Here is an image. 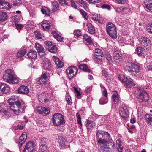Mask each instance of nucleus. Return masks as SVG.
<instances>
[{"mask_svg":"<svg viewBox=\"0 0 152 152\" xmlns=\"http://www.w3.org/2000/svg\"><path fill=\"white\" fill-rule=\"evenodd\" d=\"M47 150V146L45 145H42L39 146V152H46Z\"/></svg>","mask_w":152,"mask_h":152,"instance_id":"obj_44","label":"nucleus"},{"mask_svg":"<svg viewBox=\"0 0 152 152\" xmlns=\"http://www.w3.org/2000/svg\"><path fill=\"white\" fill-rule=\"evenodd\" d=\"M58 140L60 146L62 147L64 146L65 142L66 141L64 137L61 136H58Z\"/></svg>","mask_w":152,"mask_h":152,"instance_id":"obj_27","label":"nucleus"},{"mask_svg":"<svg viewBox=\"0 0 152 152\" xmlns=\"http://www.w3.org/2000/svg\"><path fill=\"white\" fill-rule=\"evenodd\" d=\"M27 137L26 135V134H23L20 137L18 141L19 148L21 147L22 144L25 142Z\"/></svg>","mask_w":152,"mask_h":152,"instance_id":"obj_21","label":"nucleus"},{"mask_svg":"<svg viewBox=\"0 0 152 152\" xmlns=\"http://www.w3.org/2000/svg\"><path fill=\"white\" fill-rule=\"evenodd\" d=\"M88 2L90 3L95 4L96 3H99V0H86Z\"/></svg>","mask_w":152,"mask_h":152,"instance_id":"obj_53","label":"nucleus"},{"mask_svg":"<svg viewBox=\"0 0 152 152\" xmlns=\"http://www.w3.org/2000/svg\"><path fill=\"white\" fill-rule=\"evenodd\" d=\"M98 15L96 14H95L94 15H93V16L92 17V18L94 20H95L96 21L98 19Z\"/></svg>","mask_w":152,"mask_h":152,"instance_id":"obj_64","label":"nucleus"},{"mask_svg":"<svg viewBox=\"0 0 152 152\" xmlns=\"http://www.w3.org/2000/svg\"><path fill=\"white\" fill-rule=\"evenodd\" d=\"M140 44L146 49V52H148L151 49V42L149 38L145 36H142L138 39Z\"/></svg>","mask_w":152,"mask_h":152,"instance_id":"obj_7","label":"nucleus"},{"mask_svg":"<svg viewBox=\"0 0 152 152\" xmlns=\"http://www.w3.org/2000/svg\"><path fill=\"white\" fill-rule=\"evenodd\" d=\"M34 149V143L33 142H29L26 145L23 152H33Z\"/></svg>","mask_w":152,"mask_h":152,"instance_id":"obj_12","label":"nucleus"},{"mask_svg":"<svg viewBox=\"0 0 152 152\" xmlns=\"http://www.w3.org/2000/svg\"><path fill=\"white\" fill-rule=\"evenodd\" d=\"M59 1V3L62 5L64 4L67 5V4H68L67 0H60Z\"/></svg>","mask_w":152,"mask_h":152,"instance_id":"obj_56","label":"nucleus"},{"mask_svg":"<svg viewBox=\"0 0 152 152\" xmlns=\"http://www.w3.org/2000/svg\"><path fill=\"white\" fill-rule=\"evenodd\" d=\"M122 13L127 14L130 12V10L128 8H123Z\"/></svg>","mask_w":152,"mask_h":152,"instance_id":"obj_49","label":"nucleus"},{"mask_svg":"<svg viewBox=\"0 0 152 152\" xmlns=\"http://www.w3.org/2000/svg\"><path fill=\"white\" fill-rule=\"evenodd\" d=\"M22 2L20 0H16L14 1L13 2V5L15 6H19L22 4Z\"/></svg>","mask_w":152,"mask_h":152,"instance_id":"obj_51","label":"nucleus"},{"mask_svg":"<svg viewBox=\"0 0 152 152\" xmlns=\"http://www.w3.org/2000/svg\"><path fill=\"white\" fill-rule=\"evenodd\" d=\"M147 30L148 32L152 33V21L151 22L149 26L147 29Z\"/></svg>","mask_w":152,"mask_h":152,"instance_id":"obj_50","label":"nucleus"},{"mask_svg":"<svg viewBox=\"0 0 152 152\" xmlns=\"http://www.w3.org/2000/svg\"><path fill=\"white\" fill-rule=\"evenodd\" d=\"M102 7L103 8L107 9L108 10H110L111 9L110 6L109 5L107 4H104L102 5Z\"/></svg>","mask_w":152,"mask_h":152,"instance_id":"obj_57","label":"nucleus"},{"mask_svg":"<svg viewBox=\"0 0 152 152\" xmlns=\"http://www.w3.org/2000/svg\"><path fill=\"white\" fill-rule=\"evenodd\" d=\"M10 91V87L9 85L4 83H0V91L2 93H8Z\"/></svg>","mask_w":152,"mask_h":152,"instance_id":"obj_15","label":"nucleus"},{"mask_svg":"<svg viewBox=\"0 0 152 152\" xmlns=\"http://www.w3.org/2000/svg\"><path fill=\"white\" fill-rule=\"evenodd\" d=\"M77 123L78 124L80 125H82V123L81 121V116L80 114H78L77 115Z\"/></svg>","mask_w":152,"mask_h":152,"instance_id":"obj_52","label":"nucleus"},{"mask_svg":"<svg viewBox=\"0 0 152 152\" xmlns=\"http://www.w3.org/2000/svg\"><path fill=\"white\" fill-rule=\"evenodd\" d=\"M35 35L36 38L38 39H42V35L40 32L36 31L35 32Z\"/></svg>","mask_w":152,"mask_h":152,"instance_id":"obj_48","label":"nucleus"},{"mask_svg":"<svg viewBox=\"0 0 152 152\" xmlns=\"http://www.w3.org/2000/svg\"><path fill=\"white\" fill-rule=\"evenodd\" d=\"M42 26L45 30H48L51 28V25H50L46 21H44L41 24Z\"/></svg>","mask_w":152,"mask_h":152,"instance_id":"obj_34","label":"nucleus"},{"mask_svg":"<svg viewBox=\"0 0 152 152\" xmlns=\"http://www.w3.org/2000/svg\"><path fill=\"white\" fill-rule=\"evenodd\" d=\"M52 6L53 7V10L52 12L53 13H54L56 11V9L58 7V4L56 1H53L52 3Z\"/></svg>","mask_w":152,"mask_h":152,"instance_id":"obj_40","label":"nucleus"},{"mask_svg":"<svg viewBox=\"0 0 152 152\" xmlns=\"http://www.w3.org/2000/svg\"><path fill=\"white\" fill-rule=\"evenodd\" d=\"M123 7H117L116 8V11L118 12H121L122 13Z\"/></svg>","mask_w":152,"mask_h":152,"instance_id":"obj_60","label":"nucleus"},{"mask_svg":"<svg viewBox=\"0 0 152 152\" xmlns=\"http://www.w3.org/2000/svg\"><path fill=\"white\" fill-rule=\"evenodd\" d=\"M91 89L92 87L91 86L88 87L86 88L85 91L87 94H88L91 91Z\"/></svg>","mask_w":152,"mask_h":152,"instance_id":"obj_55","label":"nucleus"},{"mask_svg":"<svg viewBox=\"0 0 152 152\" xmlns=\"http://www.w3.org/2000/svg\"><path fill=\"white\" fill-rule=\"evenodd\" d=\"M105 58L108 61L109 63H111L113 62L112 59L111 55L108 53H106L105 54Z\"/></svg>","mask_w":152,"mask_h":152,"instance_id":"obj_43","label":"nucleus"},{"mask_svg":"<svg viewBox=\"0 0 152 152\" xmlns=\"http://www.w3.org/2000/svg\"><path fill=\"white\" fill-rule=\"evenodd\" d=\"M75 35L76 36H79L81 35V32L80 30H77L76 31Z\"/></svg>","mask_w":152,"mask_h":152,"instance_id":"obj_61","label":"nucleus"},{"mask_svg":"<svg viewBox=\"0 0 152 152\" xmlns=\"http://www.w3.org/2000/svg\"><path fill=\"white\" fill-rule=\"evenodd\" d=\"M144 3L146 8L150 11L152 12V0H145Z\"/></svg>","mask_w":152,"mask_h":152,"instance_id":"obj_24","label":"nucleus"},{"mask_svg":"<svg viewBox=\"0 0 152 152\" xmlns=\"http://www.w3.org/2000/svg\"><path fill=\"white\" fill-rule=\"evenodd\" d=\"M134 92L136 97L140 102H142L145 100L147 101L148 99L147 93L140 88H136Z\"/></svg>","mask_w":152,"mask_h":152,"instance_id":"obj_5","label":"nucleus"},{"mask_svg":"<svg viewBox=\"0 0 152 152\" xmlns=\"http://www.w3.org/2000/svg\"><path fill=\"white\" fill-rule=\"evenodd\" d=\"M27 56L30 59L35 58L37 56L36 52L34 50H30L27 54Z\"/></svg>","mask_w":152,"mask_h":152,"instance_id":"obj_25","label":"nucleus"},{"mask_svg":"<svg viewBox=\"0 0 152 152\" xmlns=\"http://www.w3.org/2000/svg\"><path fill=\"white\" fill-rule=\"evenodd\" d=\"M58 41L61 42L63 41V38L59 35L55 38Z\"/></svg>","mask_w":152,"mask_h":152,"instance_id":"obj_54","label":"nucleus"},{"mask_svg":"<svg viewBox=\"0 0 152 152\" xmlns=\"http://www.w3.org/2000/svg\"><path fill=\"white\" fill-rule=\"evenodd\" d=\"M106 30L108 34L112 38L115 39L117 38L116 28L114 24L110 22L107 23Z\"/></svg>","mask_w":152,"mask_h":152,"instance_id":"obj_4","label":"nucleus"},{"mask_svg":"<svg viewBox=\"0 0 152 152\" xmlns=\"http://www.w3.org/2000/svg\"><path fill=\"white\" fill-rule=\"evenodd\" d=\"M118 78L121 81L125 83H126L128 79V78H127L126 77H125V76L122 75H119L118 76Z\"/></svg>","mask_w":152,"mask_h":152,"instance_id":"obj_41","label":"nucleus"},{"mask_svg":"<svg viewBox=\"0 0 152 152\" xmlns=\"http://www.w3.org/2000/svg\"><path fill=\"white\" fill-rule=\"evenodd\" d=\"M86 26L87 27L88 32L91 34L95 33V29L94 26L90 23H86Z\"/></svg>","mask_w":152,"mask_h":152,"instance_id":"obj_20","label":"nucleus"},{"mask_svg":"<svg viewBox=\"0 0 152 152\" xmlns=\"http://www.w3.org/2000/svg\"><path fill=\"white\" fill-rule=\"evenodd\" d=\"M113 58L116 64H120L122 62L121 54L118 51H114L113 53Z\"/></svg>","mask_w":152,"mask_h":152,"instance_id":"obj_14","label":"nucleus"},{"mask_svg":"<svg viewBox=\"0 0 152 152\" xmlns=\"http://www.w3.org/2000/svg\"><path fill=\"white\" fill-rule=\"evenodd\" d=\"M84 39L89 44L92 43V41L91 38L88 35H85L83 36Z\"/></svg>","mask_w":152,"mask_h":152,"instance_id":"obj_42","label":"nucleus"},{"mask_svg":"<svg viewBox=\"0 0 152 152\" xmlns=\"http://www.w3.org/2000/svg\"><path fill=\"white\" fill-rule=\"evenodd\" d=\"M15 26L16 28L18 30H20L21 29V28L22 27V26L21 25L18 24H16Z\"/></svg>","mask_w":152,"mask_h":152,"instance_id":"obj_59","label":"nucleus"},{"mask_svg":"<svg viewBox=\"0 0 152 152\" xmlns=\"http://www.w3.org/2000/svg\"><path fill=\"white\" fill-rule=\"evenodd\" d=\"M80 13L86 19H88V15L86 12L82 10H80Z\"/></svg>","mask_w":152,"mask_h":152,"instance_id":"obj_46","label":"nucleus"},{"mask_svg":"<svg viewBox=\"0 0 152 152\" xmlns=\"http://www.w3.org/2000/svg\"><path fill=\"white\" fill-rule=\"evenodd\" d=\"M53 58L57 68H61L64 66L63 62H62L56 56H53Z\"/></svg>","mask_w":152,"mask_h":152,"instance_id":"obj_18","label":"nucleus"},{"mask_svg":"<svg viewBox=\"0 0 152 152\" xmlns=\"http://www.w3.org/2000/svg\"><path fill=\"white\" fill-rule=\"evenodd\" d=\"M52 122L55 126H58L64 125L65 123L64 116L60 114H54L52 116Z\"/></svg>","mask_w":152,"mask_h":152,"instance_id":"obj_6","label":"nucleus"},{"mask_svg":"<svg viewBox=\"0 0 152 152\" xmlns=\"http://www.w3.org/2000/svg\"><path fill=\"white\" fill-rule=\"evenodd\" d=\"M17 91L20 94H27L29 92V89L27 86H22L18 88Z\"/></svg>","mask_w":152,"mask_h":152,"instance_id":"obj_17","label":"nucleus"},{"mask_svg":"<svg viewBox=\"0 0 152 152\" xmlns=\"http://www.w3.org/2000/svg\"><path fill=\"white\" fill-rule=\"evenodd\" d=\"M26 53V51L25 50H20L18 51L17 56L18 58L22 57Z\"/></svg>","mask_w":152,"mask_h":152,"instance_id":"obj_38","label":"nucleus"},{"mask_svg":"<svg viewBox=\"0 0 152 152\" xmlns=\"http://www.w3.org/2000/svg\"><path fill=\"white\" fill-rule=\"evenodd\" d=\"M94 54L96 58H98L99 59L102 60L103 55V52L101 50L99 49H96Z\"/></svg>","mask_w":152,"mask_h":152,"instance_id":"obj_23","label":"nucleus"},{"mask_svg":"<svg viewBox=\"0 0 152 152\" xmlns=\"http://www.w3.org/2000/svg\"><path fill=\"white\" fill-rule=\"evenodd\" d=\"M43 69L45 70H50L51 69V63L49 61L44 62L43 65Z\"/></svg>","mask_w":152,"mask_h":152,"instance_id":"obj_29","label":"nucleus"},{"mask_svg":"<svg viewBox=\"0 0 152 152\" xmlns=\"http://www.w3.org/2000/svg\"><path fill=\"white\" fill-rule=\"evenodd\" d=\"M103 95L105 97H107V90L105 89L103 92Z\"/></svg>","mask_w":152,"mask_h":152,"instance_id":"obj_62","label":"nucleus"},{"mask_svg":"<svg viewBox=\"0 0 152 152\" xmlns=\"http://www.w3.org/2000/svg\"><path fill=\"white\" fill-rule=\"evenodd\" d=\"M116 145L117 148L119 152H122L123 147L122 146L121 142L119 139H118L116 141Z\"/></svg>","mask_w":152,"mask_h":152,"instance_id":"obj_35","label":"nucleus"},{"mask_svg":"<svg viewBox=\"0 0 152 152\" xmlns=\"http://www.w3.org/2000/svg\"><path fill=\"white\" fill-rule=\"evenodd\" d=\"M97 145L100 147L101 152H109V146L115 148L114 142L111 137L110 134L108 132L102 130H98L96 132Z\"/></svg>","mask_w":152,"mask_h":152,"instance_id":"obj_1","label":"nucleus"},{"mask_svg":"<svg viewBox=\"0 0 152 152\" xmlns=\"http://www.w3.org/2000/svg\"><path fill=\"white\" fill-rule=\"evenodd\" d=\"M76 1L77 3L82 5L83 8L86 10L87 11L88 10V3L86 1L83 0H77Z\"/></svg>","mask_w":152,"mask_h":152,"instance_id":"obj_31","label":"nucleus"},{"mask_svg":"<svg viewBox=\"0 0 152 152\" xmlns=\"http://www.w3.org/2000/svg\"><path fill=\"white\" fill-rule=\"evenodd\" d=\"M145 118L147 122L152 125V115H147Z\"/></svg>","mask_w":152,"mask_h":152,"instance_id":"obj_39","label":"nucleus"},{"mask_svg":"<svg viewBox=\"0 0 152 152\" xmlns=\"http://www.w3.org/2000/svg\"><path fill=\"white\" fill-rule=\"evenodd\" d=\"M8 101L11 106L10 109L13 111L14 114L18 115L24 112L25 107L21 104L20 102H13L12 99H9ZM13 101L15 102L14 101Z\"/></svg>","mask_w":152,"mask_h":152,"instance_id":"obj_2","label":"nucleus"},{"mask_svg":"<svg viewBox=\"0 0 152 152\" xmlns=\"http://www.w3.org/2000/svg\"><path fill=\"white\" fill-rule=\"evenodd\" d=\"M45 80H46L45 79L40 77L38 81V84H39L43 86L45 85L46 82Z\"/></svg>","mask_w":152,"mask_h":152,"instance_id":"obj_47","label":"nucleus"},{"mask_svg":"<svg viewBox=\"0 0 152 152\" xmlns=\"http://www.w3.org/2000/svg\"><path fill=\"white\" fill-rule=\"evenodd\" d=\"M119 110L120 115L122 118L126 120L128 117L127 107L125 106H122V107L119 108Z\"/></svg>","mask_w":152,"mask_h":152,"instance_id":"obj_11","label":"nucleus"},{"mask_svg":"<svg viewBox=\"0 0 152 152\" xmlns=\"http://www.w3.org/2000/svg\"><path fill=\"white\" fill-rule=\"evenodd\" d=\"M48 97V93L46 92H43L39 96L38 98L40 102L44 103L46 102Z\"/></svg>","mask_w":152,"mask_h":152,"instance_id":"obj_13","label":"nucleus"},{"mask_svg":"<svg viewBox=\"0 0 152 152\" xmlns=\"http://www.w3.org/2000/svg\"><path fill=\"white\" fill-rule=\"evenodd\" d=\"M137 54L139 56H142L145 53L146 51L144 49L141 47H138L136 50Z\"/></svg>","mask_w":152,"mask_h":152,"instance_id":"obj_33","label":"nucleus"},{"mask_svg":"<svg viewBox=\"0 0 152 152\" xmlns=\"http://www.w3.org/2000/svg\"><path fill=\"white\" fill-rule=\"evenodd\" d=\"M8 15L7 14L4 12H0V21L3 22L7 20Z\"/></svg>","mask_w":152,"mask_h":152,"instance_id":"obj_28","label":"nucleus"},{"mask_svg":"<svg viewBox=\"0 0 152 152\" xmlns=\"http://www.w3.org/2000/svg\"><path fill=\"white\" fill-rule=\"evenodd\" d=\"M88 130L91 129L92 128L94 127L95 126V123L93 121L88 120L86 124Z\"/></svg>","mask_w":152,"mask_h":152,"instance_id":"obj_36","label":"nucleus"},{"mask_svg":"<svg viewBox=\"0 0 152 152\" xmlns=\"http://www.w3.org/2000/svg\"><path fill=\"white\" fill-rule=\"evenodd\" d=\"M36 110L39 114H48L49 112V110L45 107L42 106L37 107L36 108Z\"/></svg>","mask_w":152,"mask_h":152,"instance_id":"obj_19","label":"nucleus"},{"mask_svg":"<svg viewBox=\"0 0 152 152\" xmlns=\"http://www.w3.org/2000/svg\"><path fill=\"white\" fill-rule=\"evenodd\" d=\"M52 34L53 36L55 38L58 35L57 34L55 31H53L52 32Z\"/></svg>","mask_w":152,"mask_h":152,"instance_id":"obj_63","label":"nucleus"},{"mask_svg":"<svg viewBox=\"0 0 152 152\" xmlns=\"http://www.w3.org/2000/svg\"><path fill=\"white\" fill-rule=\"evenodd\" d=\"M41 11L43 14L45 15L49 16L50 15V10L46 7H43L41 9Z\"/></svg>","mask_w":152,"mask_h":152,"instance_id":"obj_32","label":"nucleus"},{"mask_svg":"<svg viewBox=\"0 0 152 152\" xmlns=\"http://www.w3.org/2000/svg\"><path fill=\"white\" fill-rule=\"evenodd\" d=\"M3 79L4 81L9 83L17 84L19 83L18 78L15 77L13 72L10 69L5 71Z\"/></svg>","mask_w":152,"mask_h":152,"instance_id":"obj_3","label":"nucleus"},{"mask_svg":"<svg viewBox=\"0 0 152 152\" xmlns=\"http://www.w3.org/2000/svg\"><path fill=\"white\" fill-rule=\"evenodd\" d=\"M48 75V73H44L42 75L41 77L43 79H45L46 80L47 79V77Z\"/></svg>","mask_w":152,"mask_h":152,"instance_id":"obj_58","label":"nucleus"},{"mask_svg":"<svg viewBox=\"0 0 152 152\" xmlns=\"http://www.w3.org/2000/svg\"><path fill=\"white\" fill-rule=\"evenodd\" d=\"M134 83L133 82V80L131 78H129L127 81L125 83V86L126 88H131L132 86H135Z\"/></svg>","mask_w":152,"mask_h":152,"instance_id":"obj_30","label":"nucleus"},{"mask_svg":"<svg viewBox=\"0 0 152 152\" xmlns=\"http://www.w3.org/2000/svg\"><path fill=\"white\" fill-rule=\"evenodd\" d=\"M112 99H113L115 104L116 105H118L119 99L118 94L116 91L114 92V93L112 96Z\"/></svg>","mask_w":152,"mask_h":152,"instance_id":"obj_26","label":"nucleus"},{"mask_svg":"<svg viewBox=\"0 0 152 152\" xmlns=\"http://www.w3.org/2000/svg\"><path fill=\"white\" fill-rule=\"evenodd\" d=\"M35 47L39 54L40 53H43V54H45L44 49L40 44L38 43H36L35 44Z\"/></svg>","mask_w":152,"mask_h":152,"instance_id":"obj_22","label":"nucleus"},{"mask_svg":"<svg viewBox=\"0 0 152 152\" xmlns=\"http://www.w3.org/2000/svg\"><path fill=\"white\" fill-rule=\"evenodd\" d=\"M11 7V5L8 2L5 1L4 0L0 1V9L9 10Z\"/></svg>","mask_w":152,"mask_h":152,"instance_id":"obj_16","label":"nucleus"},{"mask_svg":"<svg viewBox=\"0 0 152 152\" xmlns=\"http://www.w3.org/2000/svg\"><path fill=\"white\" fill-rule=\"evenodd\" d=\"M44 43L46 45V49L49 51L53 53H56L57 52L56 47L55 45L52 44L51 42L46 41Z\"/></svg>","mask_w":152,"mask_h":152,"instance_id":"obj_10","label":"nucleus"},{"mask_svg":"<svg viewBox=\"0 0 152 152\" xmlns=\"http://www.w3.org/2000/svg\"><path fill=\"white\" fill-rule=\"evenodd\" d=\"M77 68L75 66H69L66 70V73L69 79L72 80L74 76L77 73Z\"/></svg>","mask_w":152,"mask_h":152,"instance_id":"obj_9","label":"nucleus"},{"mask_svg":"<svg viewBox=\"0 0 152 152\" xmlns=\"http://www.w3.org/2000/svg\"><path fill=\"white\" fill-rule=\"evenodd\" d=\"M79 68L80 69L86 72H89L91 71L90 69L88 68L86 64L80 65L79 66Z\"/></svg>","mask_w":152,"mask_h":152,"instance_id":"obj_37","label":"nucleus"},{"mask_svg":"<svg viewBox=\"0 0 152 152\" xmlns=\"http://www.w3.org/2000/svg\"><path fill=\"white\" fill-rule=\"evenodd\" d=\"M126 70H128L129 73H131L132 75H133V72H134L137 73L140 71V70L139 66L132 62L128 63L126 65Z\"/></svg>","mask_w":152,"mask_h":152,"instance_id":"obj_8","label":"nucleus"},{"mask_svg":"<svg viewBox=\"0 0 152 152\" xmlns=\"http://www.w3.org/2000/svg\"><path fill=\"white\" fill-rule=\"evenodd\" d=\"M65 99L67 103L68 104L71 105L72 101L71 97L68 93H67L66 95Z\"/></svg>","mask_w":152,"mask_h":152,"instance_id":"obj_45","label":"nucleus"}]
</instances>
